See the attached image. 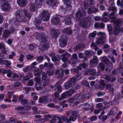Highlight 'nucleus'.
<instances>
[{
	"label": "nucleus",
	"mask_w": 123,
	"mask_h": 123,
	"mask_svg": "<svg viewBox=\"0 0 123 123\" xmlns=\"http://www.w3.org/2000/svg\"><path fill=\"white\" fill-rule=\"evenodd\" d=\"M16 16L17 20L21 21L25 19V16L30 18L32 16V15L31 13L28 12V10L24 9L23 10L20 9L18 10L16 12Z\"/></svg>",
	"instance_id": "f257e3e1"
},
{
	"label": "nucleus",
	"mask_w": 123,
	"mask_h": 123,
	"mask_svg": "<svg viewBox=\"0 0 123 123\" xmlns=\"http://www.w3.org/2000/svg\"><path fill=\"white\" fill-rule=\"evenodd\" d=\"M98 36H100L97 39L96 43L92 42L90 46L92 48H94L97 46V44L99 45L100 44L104 43L106 41V35L104 32L100 31L97 33Z\"/></svg>",
	"instance_id": "f03ea898"
},
{
	"label": "nucleus",
	"mask_w": 123,
	"mask_h": 123,
	"mask_svg": "<svg viewBox=\"0 0 123 123\" xmlns=\"http://www.w3.org/2000/svg\"><path fill=\"white\" fill-rule=\"evenodd\" d=\"M108 9L109 11L112 12H111L110 14L108 13L105 12L103 14V16L105 15L107 16L114 15L117 10V8L115 6V3L113 2H111L110 6L108 8Z\"/></svg>",
	"instance_id": "7ed1b4c3"
},
{
	"label": "nucleus",
	"mask_w": 123,
	"mask_h": 123,
	"mask_svg": "<svg viewBox=\"0 0 123 123\" xmlns=\"http://www.w3.org/2000/svg\"><path fill=\"white\" fill-rule=\"evenodd\" d=\"M36 38L41 42L45 43L47 41V36L44 33H39L37 36Z\"/></svg>",
	"instance_id": "20e7f679"
},
{
	"label": "nucleus",
	"mask_w": 123,
	"mask_h": 123,
	"mask_svg": "<svg viewBox=\"0 0 123 123\" xmlns=\"http://www.w3.org/2000/svg\"><path fill=\"white\" fill-rule=\"evenodd\" d=\"M86 14V12L82 8H79L78 11L76 13L75 18L78 20L81 18L85 16Z\"/></svg>",
	"instance_id": "39448f33"
},
{
	"label": "nucleus",
	"mask_w": 123,
	"mask_h": 123,
	"mask_svg": "<svg viewBox=\"0 0 123 123\" xmlns=\"http://www.w3.org/2000/svg\"><path fill=\"white\" fill-rule=\"evenodd\" d=\"M67 38L65 35L61 36L59 38V45L61 47H64L67 44Z\"/></svg>",
	"instance_id": "423d86ee"
},
{
	"label": "nucleus",
	"mask_w": 123,
	"mask_h": 123,
	"mask_svg": "<svg viewBox=\"0 0 123 123\" xmlns=\"http://www.w3.org/2000/svg\"><path fill=\"white\" fill-rule=\"evenodd\" d=\"M40 16L42 19L45 21H48L50 16L48 12L46 10H44L41 12Z\"/></svg>",
	"instance_id": "0eeeda50"
},
{
	"label": "nucleus",
	"mask_w": 123,
	"mask_h": 123,
	"mask_svg": "<svg viewBox=\"0 0 123 123\" xmlns=\"http://www.w3.org/2000/svg\"><path fill=\"white\" fill-rule=\"evenodd\" d=\"M120 21L118 20H115L114 22L115 26L114 28V34L116 35H117L119 32L120 26L119 25Z\"/></svg>",
	"instance_id": "6e6552de"
},
{
	"label": "nucleus",
	"mask_w": 123,
	"mask_h": 123,
	"mask_svg": "<svg viewBox=\"0 0 123 123\" xmlns=\"http://www.w3.org/2000/svg\"><path fill=\"white\" fill-rule=\"evenodd\" d=\"M61 118L63 121L65 122L66 123H72L71 121L74 122L76 120V118L73 117L72 116L69 117L68 118L67 116H62Z\"/></svg>",
	"instance_id": "1a4fd4ad"
},
{
	"label": "nucleus",
	"mask_w": 123,
	"mask_h": 123,
	"mask_svg": "<svg viewBox=\"0 0 123 123\" xmlns=\"http://www.w3.org/2000/svg\"><path fill=\"white\" fill-rule=\"evenodd\" d=\"M88 18H84L80 20L79 25L82 28H86L88 27Z\"/></svg>",
	"instance_id": "9d476101"
},
{
	"label": "nucleus",
	"mask_w": 123,
	"mask_h": 123,
	"mask_svg": "<svg viewBox=\"0 0 123 123\" xmlns=\"http://www.w3.org/2000/svg\"><path fill=\"white\" fill-rule=\"evenodd\" d=\"M35 3H31L30 6V10L31 11L34 12L36 11L38 8L39 5L37 2V0L35 1Z\"/></svg>",
	"instance_id": "9b49d317"
},
{
	"label": "nucleus",
	"mask_w": 123,
	"mask_h": 123,
	"mask_svg": "<svg viewBox=\"0 0 123 123\" xmlns=\"http://www.w3.org/2000/svg\"><path fill=\"white\" fill-rule=\"evenodd\" d=\"M79 113V111L78 110H72L68 111V115H71L74 117H75L76 120L77 119L76 117L78 116Z\"/></svg>",
	"instance_id": "f8f14e48"
},
{
	"label": "nucleus",
	"mask_w": 123,
	"mask_h": 123,
	"mask_svg": "<svg viewBox=\"0 0 123 123\" xmlns=\"http://www.w3.org/2000/svg\"><path fill=\"white\" fill-rule=\"evenodd\" d=\"M71 55L67 52H66L64 54L61 55L62 61L64 62H67V61L68 58H69L71 56Z\"/></svg>",
	"instance_id": "ddd939ff"
},
{
	"label": "nucleus",
	"mask_w": 123,
	"mask_h": 123,
	"mask_svg": "<svg viewBox=\"0 0 123 123\" xmlns=\"http://www.w3.org/2000/svg\"><path fill=\"white\" fill-rule=\"evenodd\" d=\"M73 98L75 100H76L74 103L75 105H76L82 102V96L78 94H76Z\"/></svg>",
	"instance_id": "4468645a"
},
{
	"label": "nucleus",
	"mask_w": 123,
	"mask_h": 123,
	"mask_svg": "<svg viewBox=\"0 0 123 123\" xmlns=\"http://www.w3.org/2000/svg\"><path fill=\"white\" fill-rule=\"evenodd\" d=\"M58 30L54 28H51V35L53 38L56 37L59 34Z\"/></svg>",
	"instance_id": "2eb2a0df"
},
{
	"label": "nucleus",
	"mask_w": 123,
	"mask_h": 123,
	"mask_svg": "<svg viewBox=\"0 0 123 123\" xmlns=\"http://www.w3.org/2000/svg\"><path fill=\"white\" fill-rule=\"evenodd\" d=\"M48 100V97L47 96H43L40 97L39 99V102L40 103L46 104Z\"/></svg>",
	"instance_id": "dca6fc26"
},
{
	"label": "nucleus",
	"mask_w": 123,
	"mask_h": 123,
	"mask_svg": "<svg viewBox=\"0 0 123 123\" xmlns=\"http://www.w3.org/2000/svg\"><path fill=\"white\" fill-rule=\"evenodd\" d=\"M60 21L59 17L57 16L53 17L51 19V23L54 25H56L58 24Z\"/></svg>",
	"instance_id": "f3484780"
},
{
	"label": "nucleus",
	"mask_w": 123,
	"mask_h": 123,
	"mask_svg": "<svg viewBox=\"0 0 123 123\" xmlns=\"http://www.w3.org/2000/svg\"><path fill=\"white\" fill-rule=\"evenodd\" d=\"M17 2L19 6L23 7L27 4V0H17Z\"/></svg>",
	"instance_id": "a211bd4d"
},
{
	"label": "nucleus",
	"mask_w": 123,
	"mask_h": 123,
	"mask_svg": "<svg viewBox=\"0 0 123 123\" xmlns=\"http://www.w3.org/2000/svg\"><path fill=\"white\" fill-rule=\"evenodd\" d=\"M10 6L9 4L6 3L3 4L1 6V9L3 11H6L9 10Z\"/></svg>",
	"instance_id": "6ab92c4d"
},
{
	"label": "nucleus",
	"mask_w": 123,
	"mask_h": 123,
	"mask_svg": "<svg viewBox=\"0 0 123 123\" xmlns=\"http://www.w3.org/2000/svg\"><path fill=\"white\" fill-rule=\"evenodd\" d=\"M121 97V94L119 93H117L115 95L114 99L112 101V102L115 104H118L119 102V100Z\"/></svg>",
	"instance_id": "aec40b11"
},
{
	"label": "nucleus",
	"mask_w": 123,
	"mask_h": 123,
	"mask_svg": "<svg viewBox=\"0 0 123 123\" xmlns=\"http://www.w3.org/2000/svg\"><path fill=\"white\" fill-rule=\"evenodd\" d=\"M65 24L67 25H69L72 24L71 18L70 17L68 16L64 18Z\"/></svg>",
	"instance_id": "412c9836"
},
{
	"label": "nucleus",
	"mask_w": 123,
	"mask_h": 123,
	"mask_svg": "<svg viewBox=\"0 0 123 123\" xmlns=\"http://www.w3.org/2000/svg\"><path fill=\"white\" fill-rule=\"evenodd\" d=\"M11 33L10 31L7 30H5L3 31V37L5 39L8 38Z\"/></svg>",
	"instance_id": "4be33fe9"
},
{
	"label": "nucleus",
	"mask_w": 123,
	"mask_h": 123,
	"mask_svg": "<svg viewBox=\"0 0 123 123\" xmlns=\"http://www.w3.org/2000/svg\"><path fill=\"white\" fill-rule=\"evenodd\" d=\"M2 73L3 74H7V76L9 77H11L12 76L11 72L10 70H7L5 69H3L2 68Z\"/></svg>",
	"instance_id": "5701e85b"
},
{
	"label": "nucleus",
	"mask_w": 123,
	"mask_h": 123,
	"mask_svg": "<svg viewBox=\"0 0 123 123\" xmlns=\"http://www.w3.org/2000/svg\"><path fill=\"white\" fill-rule=\"evenodd\" d=\"M55 74L58 75L57 77L58 78H61L63 75V73L62 71L57 70L56 71Z\"/></svg>",
	"instance_id": "b1692460"
},
{
	"label": "nucleus",
	"mask_w": 123,
	"mask_h": 123,
	"mask_svg": "<svg viewBox=\"0 0 123 123\" xmlns=\"http://www.w3.org/2000/svg\"><path fill=\"white\" fill-rule=\"evenodd\" d=\"M85 45L83 43H80L77 46H75L74 48V49L76 51L78 49H82L84 48Z\"/></svg>",
	"instance_id": "393cba45"
},
{
	"label": "nucleus",
	"mask_w": 123,
	"mask_h": 123,
	"mask_svg": "<svg viewBox=\"0 0 123 123\" xmlns=\"http://www.w3.org/2000/svg\"><path fill=\"white\" fill-rule=\"evenodd\" d=\"M98 57L96 56H94L93 59L91 60L90 62V64L92 65L93 64L98 63Z\"/></svg>",
	"instance_id": "a878e982"
},
{
	"label": "nucleus",
	"mask_w": 123,
	"mask_h": 123,
	"mask_svg": "<svg viewBox=\"0 0 123 123\" xmlns=\"http://www.w3.org/2000/svg\"><path fill=\"white\" fill-rule=\"evenodd\" d=\"M56 2V0H49L47 1L46 3L49 5L53 7L55 6Z\"/></svg>",
	"instance_id": "bb28decb"
},
{
	"label": "nucleus",
	"mask_w": 123,
	"mask_h": 123,
	"mask_svg": "<svg viewBox=\"0 0 123 123\" xmlns=\"http://www.w3.org/2000/svg\"><path fill=\"white\" fill-rule=\"evenodd\" d=\"M97 32L96 31L93 32L92 33H90L89 35L88 38L89 39L92 40L93 41L94 38H95Z\"/></svg>",
	"instance_id": "cd10ccee"
},
{
	"label": "nucleus",
	"mask_w": 123,
	"mask_h": 123,
	"mask_svg": "<svg viewBox=\"0 0 123 123\" xmlns=\"http://www.w3.org/2000/svg\"><path fill=\"white\" fill-rule=\"evenodd\" d=\"M49 44H47L46 45L45 44L44 45L41 44L39 45V49L43 51L49 48Z\"/></svg>",
	"instance_id": "c85d7f7f"
},
{
	"label": "nucleus",
	"mask_w": 123,
	"mask_h": 123,
	"mask_svg": "<svg viewBox=\"0 0 123 123\" xmlns=\"http://www.w3.org/2000/svg\"><path fill=\"white\" fill-rule=\"evenodd\" d=\"M72 85L71 84V83H70V82L68 80L65 83V88L67 89H68L70 87H71Z\"/></svg>",
	"instance_id": "c756f323"
},
{
	"label": "nucleus",
	"mask_w": 123,
	"mask_h": 123,
	"mask_svg": "<svg viewBox=\"0 0 123 123\" xmlns=\"http://www.w3.org/2000/svg\"><path fill=\"white\" fill-rule=\"evenodd\" d=\"M72 30H71L70 28H67L64 29L63 31L64 33L68 34H72Z\"/></svg>",
	"instance_id": "7c9ffc66"
},
{
	"label": "nucleus",
	"mask_w": 123,
	"mask_h": 123,
	"mask_svg": "<svg viewBox=\"0 0 123 123\" xmlns=\"http://www.w3.org/2000/svg\"><path fill=\"white\" fill-rule=\"evenodd\" d=\"M41 20L40 19H36L34 22V24L36 26V27L37 26H39L41 24Z\"/></svg>",
	"instance_id": "2f4dec72"
},
{
	"label": "nucleus",
	"mask_w": 123,
	"mask_h": 123,
	"mask_svg": "<svg viewBox=\"0 0 123 123\" xmlns=\"http://www.w3.org/2000/svg\"><path fill=\"white\" fill-rule=\"evenodd\" d=\"M102 60L105 62L106 64H108L110 62V61L107 58V57L105 56H103L101 57Z\"/></svg>",
	"instance_id": "473e14b6"
},
{
	"label": "nucleus",
	"mask_w": 123,
	"mask_h": 123,
	"mask_svg": "<svg viewBox=\"0 0 123 123\" xmlns=\"http://www.w3.org/2000/svg\"><path fill=\"white\" fill-rule=\"evenodd\" d=\"M68 92L69 93V96H71L73 94L76 92V91L75 90L73 87H72L68 91Z\"/></svg>",
	"instance_id": "72a5a7b5"
},
{
	"label": "nucleus",
	"mask_w": 123,
	"mask_h": 123,
	"mask_svg": "<svg viewBox=\"0 0 123 123\" xmlns=\"http://www.w3.org/2000/svg\"><path fill=\"white\" fill-rule=\"evenodd\" d=\"M89 72L91 74L94 76H98V74H97L95 69H91L89 71Z\"/></svg>",
	"instance_id": "f704fd0d"
},
{
	"label": "nucleus",
	"mask_w": 123,
	"mask_h": 123,
	"mask_svg": "<svg viewBox=\"0 0 123 123\" xmlns=\"http://www.w3.org/2000/svg\"><path fill=\"white\" fill-rule=\"evenodd\" d=\"M42 70L39 69H36L34 71V75L36 76H38L42 72Z\"/></svg>",
	"instance_id": "c9c22d12"
},
{
	"label": "nucleus",
	"mask_w": 123,
	"mask_h": 123,
	"mask_svg": "<svg viewBox=\"0 0 123 123\" xmlns=\"http://www.w3.org/2000/svg\"><path fill=\"white\" fill-rule=\"evenodd\" d=\"M46 73L49 76H51L53 75L54 73V70H49L47 71Z\"/></svg>",
	"instance_id": "e433bc0d"
},
{
	"label": "nucleus",
	"mask_w": 123,
	"mask_h": 123,
	"mask_svg": "<svg viewBox=\"0 0 123 123\" xmlns=\"http://www.w3.org/2000/svg\"><path fill=\"white\" fill-rule=\"evenodd\" d=\"M90 96L89 94L87 93L84 95L83 96H82V101L85 100L89 98Z\"/></svg>",
	"instance_id": "4c0bfd02"
},
{
	"label": "nucleus",
	"mask_w": 123,
	"mask_h": 123,
	"mask_svg": "<svg viewBox=\"0 0 123 123\" xmlns=\"http://www.w3.org/2000/svg\"><path fill=\"white\" fill-rule=\"evenodd\" d=\"M71 83L72 85L75 84V82L76 81V80L74 76L68 80Z\"/></svg>",
	"instance_id": "58836bf2"
},
{
	"label": "nucleus",
	"mask_w": 123,
	"mask_h": 123,
	"mask_svg": "<svg viewBox=\"0 0 123 123\" xmlns=\"http://www.w3.org/2000/svg\"><path fill=\"white\" fill-rule=\"evenodd\" d=\"M61 59V57L59 55L57 56H54L52 58H51L52 61L53 62L56 61H59Z\"/></svg>",
	"instance_id": "ea45409f"
},
{
	"label": "nucleus",
	"mask_w": 123,
	"mask_h": 123,
	"mask_svg": "<svg viewBox=\"0 0 123 123\" xmlns=\"http://www.w3.org/2000/svg\"><path fill=\"white\" fill-rule=\"evenodd\" d=\"M98 118L99 119L102 120V122H104L107 119V116H102L101 115H99Z\"/></svg>",
	"instance_id": "a19ab883"
},
{
	"label": "nucleus",
	"mask_w": 123,
	"mask_h": 123,
	"mask_svg": "<svg viewBox=\"0 0 123 123\" xmlns=\"http://www.w3.org/2000/svg\"><path fill=\"white\" fill-rule=\"evenodd\" d=\"M111 76L108 75H106L104 78L106 81L107 82H109L111 81Z\"/></svg>",
	"instance_id": "79ce46f5"
},
{
	"label": "nucleus",
	"mask_w": 123,
	"mask_h": 123,
	"mask_svg": "<svg viewBox=\"0 0 123 123\" xmlns=\"http://www.w3.org/2000/svg\"><path fill=\"white\" fill-rule=\"evenodd\" d=\"M43 59V57L41 56H38L36 60L38 63H40L42 62Z\"/></svg>",
	"instance_id": "37998d69"
},
{
	"label": "nucleus",
	"mask_w": 123,
	"mask_h": 123,
	"mask_svg": "<svg viewBox=\"0 0 123 123\" xmlns=\"http://www.w3.org/2000/svg\"><path fill=\"white\" fill-rule=\"evenodd\" d=\"M68 93V92H65L62 93L61 96V97L63 98L62 99H64L66 98L68 96H69Z\"/></svg>",
	"instance_id": "c03bdc74"
},
{
	"label": "nucleus",
	"mask_w": 123,
	"mask_h": 123,
	"mask_svg": "<svg viewBox=\"0 0 123 123\" xmlns=\"http://www.w3.org/2000/svg\"><path fill=\"white\" fill-rule=\"evenodd\" d=\"M66 6L65 9L67 11L70 10L72 8V6L70 5L67 4H66Z\"/></svg>",
	"instance_id": "a18cd8bd"
},
{
	"label": "nucleus",
	"mask_w": 123,
	"mask_h": 123,
	"mask_svg": "<svg viewBox=\"0 0 123 123\" xmlns=\"http://www.w3.org/2000/svg\"><path fill=\"white\" fill-rule=\"evenodd\" d=\"M49 79L45 80L43 82V86L45 87L47 86L49 84Z\"/></svg>",
	"instance_id": "49530a36"
},
{
	"label": "nucleus",
	"mask_w": 123,
	"mask_h": 123,
	"mask_svg": "<svg viewBox=\"0 0 123 123\" xmlns=\"http://www.w3.org/2000/svg\"><path fill=\"white\" fill-rule=\"evenodd\" d=\"M83 4L84 8L85 9H86L87 8L91 6L90 4L86 1H84Z\"/></svg>",
	"instance_id": "de8ad7c7"
},
{
	"label": "nucleus",
	"mask_w": 123,
	"mask_h": 123,
	"mask_svg": "<svg viewBox=\"0 0 123 123\" xmlns=\"http://www.w3.org/2000/svg\"><path fill=\"white\" fill-rule=\"evenodd\" d=\"M98 68H100L102 70H104L105 69V64L102 63H100L98 64Z\"/></svg>",
	"instance_id": "09e8293b"
},
{
	"label": "nucleus",
	"mask_w": 123,
	"mask_h": 123,
	"mask_svg": "<svg viewBox=\"0 0 123 123\" xmlns=\"http://www.w3.org/2000/svg\"><path fill=\"white\" fill-rule=\"evenodd\" d=\"M42 80H45L47 78V75L45 72H43L42 73Z\"/></svg>",
	"instance_id": "8fccbe9b"
},
{
	"label": "nucleus",
	"mask_w": 123,
	"mask_h": 123,
	"mask_svg": "<svg viewBox=\"0 0 123 123\" xmlns=\"http://www.w3.org/2000/svg\"><path fill=\"white\" fill-rule=\"evenodd\" d=\"M4 65L6 64V66H9L11 64V63L10 61H9L7 60L5 61L4 60V62H3Z\"/></svg>",
	"instance_id": "3c124183"
},
{
	"label": "nucleus",
	"mask_w": 123,
	"mask_h": 123,
	"mask_svg": "<svg viewBox=\"0 0 123 123\" xmlns=\"http://www.w3.org/2000/svg\"><path fill=\"white\" fill-rule=\"evenodd\" d=\"M107 16V17H110V16H107V15H105V16H102L103 17L102 18V20L103 22H107L108 21V19L105 16Z\"/></svg>",
	"instance_id": "603ef678"
},
{
	"label": "nucleus",
	"mask_w": 123,
	"mask_h": 123,
	"mask_svg": "<svg viewBox=\"0 0 123 123\" xmlns=\"http://www.w3.org/2000/svg\"><path fill=\"white\" fill-rule=\"evenodd\" d=\"M34 84V81L32 80H30L28 83V85L29 86H33Z\"/></svg>",
	"instance_id": "864d4df0"
},
{
	"label": "nucleus",
	"mask_w": 123,
	"mask_h": 123,
	"mask_svg": "<svg viewBox=\"0 0 123 123\" xmlns=\"http://www.w3.org/2000/svg\"><path fill=\"white\" fill-rule=\"evenodd\" d=\"M76 81L80 80L82 77V76L81 75H78L74 76Z\"/></svg>",
	"instance_id": "5fc2aeb1"
},
{
	"label": "nucleus",
	"mask_w": 123,
	"mask_h": 123,
	"mask_svg": "<svg viewBox=\"0 0 123 123\" xmlns=\"http://www.w3.org/2000/svg\"><path fill=\"white\" fill-rule=\"evenodd\" d=\"M109 65H107L106 68L105 69V70L106 71H110L112 68V65H110L109 67Z\"/></svg>",
	"instance_id": "6e6d98bb"
},
{
	"label": "nucleus",
	"mask_w": 123,
	"mask_h": 123,
	"mask_svg": "<svg viewBox=\"0 0 123 123\" xmlns=\"http://www.w3.org/2000/svg\"><path fill=\"white\" fill-rule=\"evenodd\" d=\"M34 57L33 55L30 54L27 55L26 56L27 59L28 60H31Z\"/></svg>",
	"instance_id": "4d7b16f0"
},
{
	"label": "nucleus",
	"mask_w": 123,
	"mask_h": 123,
	"mask_svg": "<svg viewBox=\"0 0 123 123\" xmlns=\"http://www.w3.org/2000/svg\"><path fill=\"white\" fill-rule=\"evenodd\" d=\"M20 102L23 105L27 103L28 101L26 99H23L20 101Z\"/></svg>",
	"instance_id": "13d9d810"
},
{
	"label": "nucleus",
	"mask_w": 123,
	"mask_h": 123,
	"mask_svg": "<svg viewBox=\"0 0 123 123\" xmlns=\"http://www.w3.org/2000/svg\"><path fill=\"white\" fill-rule=\"evenodd\" d=\"M24 55L23 54H21L19 56V59L18 60L20 62H22L24 60Z\"/></svg>",
	"instance_id": "bf43d9fd"
},
{
	"label": "nucleus",
	"mask_w": 123,
	"mask_h": 123,
	"mask_svg": "<svg viewBox=\"0 0 123 123\" xmlns=\"http://www.w3.org/2000/svg\"><path fill=\"white\" fill-rule=\"evenodd\" d=\"M48 67L49 68L52 70H54V65L51 63H48Z\"/></svg>",
	"instance_id": "052dcab7"
},
{
	"label": "nucleus",
	"mask_w": 123,
	"mask_h": 123,
	"mask_svg": "<svg viewBox=\"0 0 123 123\" xmlns=\"http://www.w3.org/2000/svg\"><path fill=\"white\" fill-rule=\"evenodd\" d=\"M13 94V93L12 92H7V96L8 98H11Z\"/></svg>",
	"instance_id": "680f3d73"
},
{
	"label": "nucleus",
	"mask_w": 123,
	"mask_h": 123,
	"mask_svg": "<svg viewBox=\"0 0 123 123\" xmlns=\"http://www.w3.org/2000/svg\"><path fill=\"white\" fill-rule=\"evenodd\" d=\"M41 80V78L39 77H35L34 78V80L36 81L37 83H39L40 82Z\"/></svg>",
	"instance_id": "e2e57ef3"
},
{
	"label": "nucleus",
	"mask_w": 123,
	"mask_h": 123,
	"mask_svg": "<svg viewBox=\"0 0 123 123\" xmlns=\"http://www.w3.org/2000/svg\"><path fill=\"white\" fill-rule=\"evenodd\" d=\"M24 89L26 91V94L28 93V92L30 91L31 89V88L29 87H24Z\"/></svg>",
	"instance_id": "0e129e2a"
},
{
	"label": "nucleus",
	"mask_w": 123,
	"mask_h": 123,
	"mask_svg": "<svg viewBox=\"0 0 123 123\" xmlns=\"http://www.w3.org/2000/svg\"><path fill=\"white\" fill-rule=\"evenodd\" d=\"M12 55H9V57L10 59H12L13 56H15L16 55V54L15 52L13 51L12 52Z\"/></svg>",
	"instance_id": "69168bd1"
},
{
	"label": "nucleus",
	"mask_w": 123,
	"mask_h": 123,
	"mask_svg": "<svg viewBox=\"0 0 123 123\" xmlns=\"http://www.w3.org/2000/svg\"><path fill=\"white\" fill-rule=\"evenodd\" d=\"M103 106V105L102 103H99L97 104L96 106V107L97 108H100Z\"/></svg>",
	"instance_id": "338daca9"
},
{
	"label": "nucleus",
	"mask_w": 123,
	"mask_h": 123,
	"mask_svg": "<svg viewBox=\"0 0 123 123\" xmlns=\"http://www.w3.org/2000/svg\"><path fill=\"white\" fill-rule=\"evenodd\" d=\"M88 64L87 63H81L79 64V65L82 66L83 68H86L88 65Z\"/></svg>",
	"instance_id": "774afa93"
}]
</instances>
